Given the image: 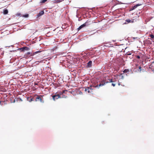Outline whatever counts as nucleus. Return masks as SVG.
I'll return each mask as SVG.
<instances>
[{"instance_id":"obj_1","label":"nucleus","mask_w":154,"mask_h":154,"mask_svg":"<svg viewBox=\"0 0 154 154\" xmlns=\"http://www.w3.org/2000/svg\"><path fill=\"white\" fill-rule=\"evenodd\" d=\"M64 92V91H60L56 93L55 95H52V97L53 100L55 101L56 100L62 98V97H61V96L62 95ZM64 96V97H62L66 98V97H67V96Z\"/></svg>"},{"instance_id":"obj_2","label":"nucleus","mask_w":154,"mask_h":154,"mask_svg":"<svg viewBox=\"0 0 154 154\" xmlns=\"http://www.w3.org/2000/svg\"><path fill=\"white\" fill-rule=\"evenodd\" d=\"M35 96L36 97L35 99V101H39L42 103H44V101L43 100V97H44V95L36 94L35 95Z\"/></svg>"},{"instance_id":"obj_3","label":"nucleus","mask_w":154,"mask_h":154,"mask_svg":"<svg viewBox=\"0 0 154 154\" xmlns=\"http://www.w3.org/2000/svg\"><path fill=\"white\" fill-rule=\"evenodd\" d=\"M106 83H108L110 82H114V81L113 80L110 79V77L108 76H106L103 79Z\"/></svg>"},{"instance_id":"obj_4","label":"nucleus","mask_w":154,"mask_h":154,"mask_svg":"<svg viewBox=\"0 0 154 154\" xmlns=\"http://www.w3.org/2000/svg\"><path fill=\"white\" fill-rule=\"evenodd\" d=\"M106 83L105 82L104 79H103L102 81H100V83L98 84H97V85L95 86L94 87V88H99L100 86H102L106 84Z\"/></svg>"},{"instance_id":"obj_5","label":"nucleus","mask_w":154,"mask_h":154,"mask_svg":"<svg viewBox=\"0 0 154 154\" xmlns=\"http://www.w3.org/2000/svg\"><path fill=\"white\" fill-rule=\"evenodd\" d=\"M41 52V51H38L35 52H28L26 53V54L28 55L29 54H31L30 56H32L38 53Z\"/></svg>"},{"instance_id":"obj_6","label":"nucleus","mask_w":154,"mask_h":154,"mask_svg":"<svg viewBox=\"0 0 154 154\" xmlns=\"http://www.w3.org/2000/svg\"><path fill=\"white\" fill-rule=\"evenodd\" d=\"M87 22H86L85 23H84L83 24H82L81 26H80L78 28V29L79 30L82 29V28L88 25L87 24Z\"/></svg>"},{"instance_id":"obj_7","label":"nucleus","mask_w":154,"mask_h":154,"mask_svg":"<svg viewBox=\"0 0 154 154\" xmlns=\"http://www.w3.org/2000/svg\"><path fill=\"white\" fill-rule=\"evenodd\" d=\"M44 14V11H42L40 12L37 15V17H38L40 16L43 15Z\"/></svg>"},{"instance_id":"obj_8","label":"nucleus","mask_w":154,"mask_h":154,"mask_svg":"<svg viewBox=\"0 0 154 154\" xmlns=\"http://www.w3.org/2000/svg\"><path fill=\"white\" fill-rule=\"evenodd\" d=\"M92 62L91 61H89L87 63V66L88 67H91L92 66Z\"/></svg>"},{"instance_id":"obj_9","label":"nucleus","mask_w":154,"mask_h":154,"mask_svg":"<svg viewBox=\"0 0 154 154\" xmlns=\"http://www.w3.org/2000/svg\"><path fill=\"white\" fill-rule=\"evenodd\" d=\"M90 90V87H87L85 89V91L87 92L88 93H89V90Z\"/></svg>"},{"instance_id":"obj_10","label":"nucleus","mask_w":154,"mask_h":154,"mask_svg":"<svg viewBox=\"0 0 154 154\" xmlns=\"http://www.w3.org/2000/svg\"><path fill=\"white\" fill-rule=\"evenodd\" d=\"M90 90H89V93H90L91 94H93V89L92 88V86H90Z\"/></svg>"},{"instance_id":"obj_11","label":"nucleus","mask_w":154,"mask_h":154,"mask_svg":"<svg viewBox=\"0 0 154 154\" xmlns=\"http://www.w3.org/2000/svg\"><path fill=\"white\" fill-rule=\"evenodd\" d=\"M126 21L128 23L131 22H133V20H132L127 19L126 20Z\"/></svg>"},{"instance_id":"obj_12","label":"nucleus","mask_w":154,"mask_h":154,"mask_svg":"<svg viewBox=\"0 0 154 154\" xmlns=\"http://www.w3.org/2000/svg\"><path fill=\"white\" fill-rule=\"evenodd\" d=\"M8 11L7 9H5L4 11L3 14H8Z\"/></svg>"},{"instance_id":"obj_13","label":"nucleus","mask_w":154,"mask_h":154,"mask_svg":"<svg viewBox=\"0 0 154 154\" xmlns=\"http://www.w3.org/2000/svg\"><path fill=\"white\" fill-rule=\"evenodd\" d=\"M22 49L23 50L24 49V50H28L29 49V48H28L27 47H24Z\"/></svg>"},{"instance_id":"obj_14","label":"nucleus","mask_w":154,"mask_h":154,"mask_svg":"<svg viewBox=\"0 0 154 154\" xmlns=\"http://www.w3.org/2000/svg\"><path fill=\"white\" fill-rule=\"evenodd\" d=\"M64 0H57L56 1V2L57 3H60L63 1Z\"/></svg>"},{"instance_id":"obj_15","label":"nucleus","mask_w":154,"mask_h":154,"mask_svg":"<svg viewBox=\"0 0 154 154\" xmlns=\"http://www.w3.org/2000/svg\"><path fill=\"white\" fill-rule=\"evenodd\" d=\"M129 72V70L128 69H125L123 71L124 73L127 72Z\"/></svg>"},{"instance_id":"obj_16","label":"nucleus","mask_w":154,"mask_h":154,"mask_svg":"<svg viewBox=\"0 0 154 154\" xmlns=\"http://www.w3.org/2000/svg\"><path fill=\"white\" fill-rule=\"evenodd\" d=\"M139 5H134L133 7V9H135L138 6H139Z\"/></svg>"},{"instance_id":"obj_17","label":"nucleus","mask_w":154,"mask_h":154,"mask_svg":"<svg viewBox=\"0 0 154 154\" xmlns=\"http://www.w3.org/2000/svg\"><path fill=\"white\" fill-rule=\"evenodd\" d=\"M29 16V15L28 14H25V15H23V17H27Z\"/></svg>"},{"instance_id":"obj_18","label":"nucleus","mask_w":154,"mask_h":154,"mask_svg":"<svg viewBox=\"0 0 154 154\" xmlns=\"http://www.w3.org/2000/svg\"><path fill=\"white\" fill-rule=\"evenodd\" d=\"M141 67L140 66H139V69L138 71L140 72H141Z\"/></svg>"},{"instance_id":"obj_19","label":"nucleus","mask_w":154,"mask_h":154,"mask_svg":"<svg viewBox=\"0 0 154 154\" xmlns=\"http://www.w3.org/2000/svg\"><path fill=\"white\" fill-rule=\"evenodd\" d=\"M154 65V62H153L151 64V65L150 66H151V67H152ZM153 69L154 70V68H153Z\"/></svg>"},{"instance_id":"obj_20","label":"nucleus","mask_w":154,"mask_h":154,"mask_svg":"<svg viewBox=\"0 0 154 154\" xmlns=\"http://www.w3.org/2000/svg\"><path fill=\"white\" fill-rule=\"evenodd\" d=\"M47 0H42L41 1V2L42 3H45V2Z\"/></svg>"},{"instance_id":"obj_21","label":"nucleus","mask_w":154,"mask_h":154,"mask_svg":"<svg viewBox=\"0 0 154 154\" xmlns=\"http://www.w3.org/2000/svg\"><path fill=\"white\" fill-rule=\"evenodd\" d=\"M150 36L152 38H154V35L152 34H151Z\"/></svg>"},{"instance_id":"obj_22","label":"nucleus","mask_w":154,"mask_h":154,"mask_svg":"<svg viewBox=\"0 0 154 154\" xmlns=\"http://www.w3.org/2000/svg\"><path fill=\"white\" fill-rule=\"evenodd\" d=\"M116 85V84L115 83H112V85L113 86V87H114Z\"/></svg>"},{"instance_id":"obj_23","label":"nucleus","mask_w":154,"mask_h":154,"mask_svg":"<svg viewBox=\"0 0 154 154\" xmlns=\"http://www.w3.org/2000/svg\"><path fill=\"white\" fill-rule=\"evenodd\" d=\"M137 58L138 59H139L140 58V57L139 56H137Z\"/></svg>"},{"instance_id":"obj_24","label":"nucleus","mask_w":154,"mask_h":154,"mask_svg":"<svg viewBox=\"0 0 154 154\" xmlns=\"http://www.w3.org/2000/svg\"><path fill=\"white\" fill-rule=\"evenodd\" d=\"M17 15H18L20 16L21 15V14L20 13H18V14H17Z\"/></svg>"},{"instance_id":"obj_25","label":"nucleus","mask_w":154,"mask_h":154,"mask_svg":"<svg viewBox=\"0 0 154 154\" xmlns=\"http://www.w3.org/2000/svg\"><path fill=\"white\" fill-rule=\"evenodd\" d=\"M135 38H137V37H136V38H134V37L133 38L134 39H135Z\"/></svg>"},{"instance_id":"obj_26","label":"nucleus","mask_w":154,"mask_h":154,"mask_svg":"<svg viewBox=\"0 0 154 154\" xmlns=\"http://www.w3.org/2000/svg\"><path fill=\"white\" fill-rule=\"evenodd\" d=\"M1 102L0 101V104H1Z\"/></svg>"},{"instance_id":"obj_27","label":"nucleus","mask_w":154,"mask_h":154,"mask_svg":"<svg viewBox=\"0 0 154 154\" xmlns=\"http://www.w3.org/2000/svg\"><path fill=\"white\" fill-rule=\"evenodd\" d=\"M35 85H37V84L35 83Z\"/></svg>"}]
</instances>
